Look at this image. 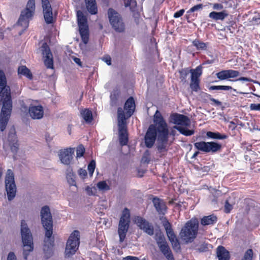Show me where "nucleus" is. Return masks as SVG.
Segmentation results:
<instances>
[{"instance_id":"obj_1","label":"nucleus","mask_w":260,"mask_h":260,"mask_svg":"<svg viewBox=\"0 0 260 260\" xmlns=\"http://www.w3.org/2000/svg\"><path fill=\"white\" fill-rule=\"evenodd\" d=\"M0 102L3 106L0 114V126L1 131H4L9 120L12 108L10 88L7 85V80L3 71L0 70Z\"/></svg>"},{"instance_id":"obj_2","label":"nucleus","mask_w":260,"mask_h":260,"mask_svg":"<svg viewBox=\"0 0 260 260\" xmlns=\"http://www.w3.org/2000/svg\"><path fill=\"white\" fill-rule=\"evenodd\" d=\"M41 221L45 229L44 251L45 256L48 258L52 253L53 241L50 239L52 234L53 221L49 208L45 206L41 210Z\"/></svg>"},{"instance_id":"obj_3","label":"nucleus","mask_w":260,"mask_h":260,"mask_svg":"<svg viewBox=\"0 0 260 260\" xmlns=\"http://www.w3.org/2000/svg\"><path fill=\"white\" fill-rule=\"evenodd\" d=\"M157 131V150L159 153L167 151L169 131L168 125L161 113L157 110L153 117Z\"/></svg>"},{"instance_id":"obj_4","label":"nucleus","mask_w":260,"mask_h":260,"mask_svg":"<svg viewBox=\"0 0 260 260\" xmlns=\"http://www.w3.org/2000/svg\"><path fill=\"white\" fill-rule=\"evenodd\" d=\"M199 230V221L197 219L188 221L181 229L179 236L185 243H191L196 239Z\"/></svg>"},{"instance_id":"obj_5","label":"nucleus","mask_w":260,"mask_h":260,"mask_svg":"<svg viewBox=\"0 0 260 260\" xmlns=\"http://www.w3.org/2000/svg\"><path fill=\"white\" fill-rule=\"evenodd\" d=\"M21 234L23 244V256L27 259L29 252L34 249L32 237L29 229L28 228L25 220L21 221Z\"/></svg>"},{"instance_id":"obj_6","label":"nucleus","mask_w":260,"mask_h":260,"mask_svg":"<svg viewBox=\"0 0 260 260\" xmlns=\"http://www.w3.org/2000/svg\"><path fill=\"white\" fill-rule=\"evenodd\" d=\"M117 118L119 143L121 146L126 145L128 142L126 118L124 112L121 108H118Z\"/></svg>"},{"instance_id":"obj_7","label":"nucleus","mask_w":260,"mask_h":260,"mask_svg":"<svg viewBox=\"0 0 260 260\" xmlns=\"http://www.w3.org/2000/svg\"><path fill=\"white\" fill-rule=\"evenodd\" d=\"M108 16L110 24L114 30L118 32H122L125 28V25L121 15L112 8L108 11Z\"/></svg>"},{"instance_id":"obj_8","label":"nucleus","mask_w":260,"mask_h":260,"mask_svg":"<svg viewBox=\"0 0 260 260\" xmlns=\"http://www.w3.org/2000/svg\"><path fill=\"white\" fill-rule=\"evenodd\" d=\"M80 243V233L78 231H74L70 236L67 242L65 255L67 257L74 254L78 249Z\"/></svg>"},{"instance_id":"obj_9","label":"nucleus","mask_w":260,"mask_h":260,"mask_svg":"<svg viewBox=\"0 0 260 260\" xmlns=\"http://www.w3.org/2000/svg\"><path fill=\"white\" fill-rule=\"evenodd\" d=\"M77 17L79 32L83 42L86 44L89 40V29L87 18L80 10L77 12Z\"/></svg>"},{"instance_id":"obj_10","label":"nucleus","mask_w":260,"mask_h":260,"mask_svg":"<svg viewBox=\"0 0 260 260\" xmlns=\"http://www.w3.org/2000/svg\"><path fill=\"white\" fill-rule=\"evenodd\" d=\"M130 213L127 208H125L122 213L120 219L118 233L119 236L120 242H122L126 236L129 228Z\"/></svg>"},{"instance_id":"obj_11","label":"nucleus","mask_w":260,"mask_h":260,"mask_svg":"<svg viewBox=\"0 0 260 260\" xmlns=\"http://www.w3.org/2000/svg\"><path fill=\"white\" fill-rule=\"evenodd\" d=\"M35 10V1L29 0L26 8L21 12V15L18 21L19 25L27 27L28 25L29 19L33 16Z\"/></svg>"},{"instance_id":"obj_12","label":"nucleus","mask_w":260,"mask_h":260,"mask_svg":"<svg viewBox=\"0 0 260 260\" xmlns=\"http://www.w3.org/2000/svg\"><path fill=\"white\" fill-rule=\"evenodd\" d=\"M5 186L8 199L9 201H11L16 196V186L15 183L14 173L10 169L8 170L6 175Z\"/></svg>"},{"instance_id":"obj_13","label":"nucleus","mask_w":260,"mask_h":260,"mask_svg":"<svg viewBox=\"0 0 260 260\" xmlns=\"http://www.w3.org/2000/svg\"><path fill=\"white\" fill-rule=\"evenodd\" d=\"M194 146L198 150L205 153H215L221 148L220 144L214 142H198L194 144Z\"/></svg>"},{"instance_id":"obj_14","label":"nucleus","mask_w":260,"mask_h":260,"mask_svg":"<svg viewBox=\"0 0 260 260\" xmlns=\"http://www.w3.org/2000/svg\"><path fill=\"white\" fill-rule=\"evenodd\" d=\"M18 145L16 132L13 127L10 130L8 140L4 143V147L6 149L7 147H10L11 151L15 153L17 151Z\"/></svg>"},{"instance_id":"obj_15","label":"nucleus","mask_w":260,"mask_h":260,"mask_svg":"<svg viewBox=\"0 0 260 260\" xmlns=\"http://www.w3.org/2000/svg\"><path fill=\"white\" fill-rule=\"evenodd\" d=\"M157 134V127L154 124H151L145 137V143L147 147L151 148L154 144Z\"/></svg>"},{"instance_id":"obj_16","label":"nucleus","mask_w":260,"mask_h":260,"mask_svg":"<svg viewBox=\"0 0 260 260\" xmlns=\"http://www.w3.org/2000/svg\"><path fill=\"white\" fill-rule=\"evenodd\" d=\"M134 222L141 230L149 235L152 236L153 235L154 228L153 225L144 218L140 216H137L134 219Z\"/></svg>"},{"instance_id":"obj_17","label":"nucleus","mask_w":260,"mask_h":260,"mask_svg":"<svg viewBox=\"0 0 260 260\" xmlns=\"http://www.w3.org/2000/svg\"><path fill=\"white\" fill-rule=\"evenodd\" d=\"M75 149L73 148H68L59 151V157L61 162L66 165H69L71 162L74 154Z\"/></svg>"},{"instance_id":"obj_18","label":"nucleus","mask_w":260,"mask_h":260,"mask_svg":"<svg viewBox=\"0 0 260 260\" xmlns=\"http://www.w3.org/2000/svg\"><path fill=\"white\" fill-rule=\"evenodd\" d=\"M170 121L177 126H187L190 125V120L186 116L178 113L172 114L170 116Z\"/></svg>"},{"instance_id":"obj_19","label":"nucleus","mask_w":260,"mask_h":260,"mask_svg":"<svg viewBox=\"0 0 260 260\" xmlns=\"http://www.w3.org/2000/svg\"><path fill=\"white\" fill-rule=\"evenodd\" d=\"M43 9L44 17L47 24L51 23L53 21L52 9L48 0H42Z\"/></svg>"},{"instance_id":"obj_20","label":"nucleus","mask_w":260,"mask_h":260,"mask_svg":"<svg viewBox=\"0 0 260 260\" xmlns=\"http://www.w3.org/2000/svg\"><path fill=\"white\" fill-rule=\"evenodd\" d=\"M42 53L44 58L45 65L49 69L53 68V56L49 47L46 43H44L42 46Z\"/></svg>"},{"instance_id":"obj_21","label":"nucleus","mask_w":260,"mask_h":260,"mask_svg":"<svg viewBox=\"0 0 260 260\" xmlns=\"http://www.w3.org/2000/svg\"><path fill=\"white\" fill-rule=\"evenodd\" d=\"M28 112L30 116L34 119H40L44 115V108L40 105H30Z\"/></svg>"},{"instance_id":"obj_22","label":"nucleus","mask_w":260,"mask_h":260,"mask_svg":"<svg viewBox=\"0 0 260 260\" xmlns=\"http://www.w3.org/2000/svg\"><path fill=\"white\" fill-rule=\"evenodd\" d=\"M124 109L126 111L127 118L133 115L135 109V104L133 98L130 97L127 99L125 103Z\"/></svg>"},{"instance_id":"obj_23","label":"nucleus","mask_w":260,"mask_h":260,"mask_svg":"<svg viewBox=\"0 0 260 260\" xmlns=\"http://www.w3.org/2000/svg\"><path fill=\"white\" fill-rule=\"evenodd\" d=\"M153 203L159 214H165L166 211L167 207L165 203L157 198H154L153 200Z\"/></svg>"},{"instance_id":"obj_24","label":"nucleus","mask_w":260,"mask_h":260,"mask_svg":"<svg viewBox=\"0 0 260 260\" xmlns=\"http://www.w3.org/2000/svg\"><path fill=\"white\" fill-rule=\"evenodd\" d=\"M228 16V13L225 10L219 12L213 11L209 14V17L215 21H223Z\"/></svg>"},{"instance_id":"obj_25","label":"nucleus","mask_w":260,"mask_h":260,"mask_svg":"<svg viewBox=\"0 0 260 260\" xmlns=\"http://www.w3.org/2000/svg\"><path fill=\"white\" fill-rule=\"evenodd\" d=\"M167 236L172 244L173 248L175 250H178L180 249V244L173 230L169 231L167 233Z\"/></svg>"},{"instance_id":"obj_26","label":"nucleus","mask_w":260,"mask_h":260,"mask_svg":"<svg viewBox=\"0 0 260 260\" xmlns=\"http://www.w3.org/2000/svg\"><path fill=\"white\" fill-rule=\"evenodd\" d=\"M217 256L218 260H229L230 258V254L228 251L222 246H219L217 248Z\"/></svg>"},{"instance_id":"obj_27","label":"nucleus","mask_w":260,"mask_h":260,"mask_svg":"<svg viewBox=\"0 0 260 260\" xmlns=\"http://www.w3.org/2000/svg\"><path fill=\"white\" fill-rule=\"evenodd\" d=\"M160 250L168 260H175L172 252L168 243L164 245H161Z\"/></svg>"},{"instance_id":"obj_28","label":"nucleus","mask_w":260,"mask_h":260,"mask_svg":"<svg viewBox=\"0 0 260 260\" xmlns=\"http://www.w3.org/2000/svg\"><path fill=\"white\" fill-rule=\"evenodd\" d=\"M120 91L118 89L114 90L110 95V105L112 106H116L119 104L120 101Z\"/></svg>"},{"instance_id":"obj_29","label":"nucleus","mask_w":260,"mask_h":260,"mask_svg":"<svg viewBox=\"0 0 260 260\" xmlns=\"http://www.w3.org/2000/svg\"><path fill=\"white\" fill-rule=\"evenodd\" d=\"M86 6L88 11L91 14H95L98 12V9L95 0H85Z\"/></svg>"},{"instance_id":"obj_30","label":"nucleus","mask_w":260,"mask_h":260,"mask_svg":"<svg viewBox=\"0 0 260 260\" xmlns=\"http://www.w3.org/2000/svg\"><path fill=\"white\" fill-rule=\"evenodd\" d=\"M80 114L86 123H90L92 120V112L88 109H84L80 111Z\"/></svg>"},{"instance_id":"obj_31","label":"nucleus","mask_w":260,"mask_h":260,"mask_svg":"<svg viewBox=\"0 0 260 260\" xmlns=\"http://www.w3.org/2000/svg\"><path fill=\"white\" fill-rule=\"evenodd\" d=\"M217 221V217L214 215L204 216L202 218L201 223L203 225L213 224Z\"/></svg>"},{"instance_id":"obj_32","label":"nucleus","mask_w":260,"mask_h":260,"mask_svg":"<svg viewBox=\"0 0 260 260\" xmlns=\"http://www.w3.org/2000/svg\"><path fill=\"white\" fill-rule=\"evenodd\" d=\"M186 127V126H174V128L177 129L181 134L186 136H191L194 134L193 130L188 129Z\"/></svg>"},{"instance_id":"obj_33","label":"nucleus","mask_w":260,"mask_h":260,"mask_svg":"<svg viewBox=\"0 0 260 260\" xmlns=\"http://www.w3.org/2000/svg\"><path fill=\"white\" fill-rule=\"evenodd\" d=\"M191 79H199L202 73V67L201 66L197 67L194 70H190Z\"/></svg>"},{"instance_id":"obj_34","label":"nucleus","mask_w":260,"mask_h":260,"mask_svg":"<svg viewBox=\"0 0 260 260\" xmlns=\"http://www.w3.org/2000/svg\"><path fill=\"white\" fill-rule=\"evenodd\" d=\"M206 135L208 137L213 139L223 140L227 138V136L225 135H221L219 133H214L212 132H208Z\"/></svg>"},{"instance_id":"obj_35","label":"nucleus","mask_w":260,"mask_h":260,"mask_svg":"<svg viewBox=\"0 0 260 260\" xmlns=\"http://www.w3.org/2000/svg\"><path fill=\"white\" fill-rule=\"evenodd\" d=\"M18 73L19 74L23 75L29 79L32 78V75L30 71L25 66H21L18 69Z\"/></svg>"},{"instance_id":"obj_36","label":"nucleus","mask_w":260,"mask_h":260,"mask_svg":"<svg viewBox=\"0 0 260 260\" xmlns=\"http://www.w3.org/2000/svg\"><path fill=\"white\" fill-rule=\"evenodd\" d=\"M69 172L67 174V179L69 184L72 186L76 185L75 175L72 170L69 169Z\"/></svg>"},{"instance_id":"obj_37","label":"nucleus","mask_w":260,"mask_h":260,"mask_svg":"<svg viewBox=\"0 0 260 260\" xmlns=\"http://www.w3.org/2000/svg\"><path fill=\"white\" fill-rule=\"evenodd\" d=\"M200 80L191 79L190 83V87L193 91L197 92L200 89Z\"/></svg>"},{"instance_id":"obj_38","label":"nucleus","mask_w":260,"mask_h":260,"mask_svg":"<svg viewBox=\"0 0 260 260\" xmlns=\"http://www.w3.org/2000/svg\"><path fill=\"white\" fill-rule=\"evenodd\" d=\"M192 44L197 48V50H204L206 49V44L204 42H201L198 40H194L192 42Z\"/></svg>"},{"instance_id":"obj_39","label":"nucleus","mask_w":260,"mask_h":260,"mask_svg":"<svg viewBox=\"0 0 260 260\" xmlns=\"http://www.w3.org/2000/svg\"><path fill=\"white\" fill-rule=\"evenodd\" d=\"M216 76L219 80H224L229 78L228 70H222L217 73Z\"/></svg>"},{"instance_id":"obj_40","label":"nucleus","mask_w":260,"mask_h":260,"mask_svg":"<svg viewBox=\"0 0 260 260\" xmlns=\"http://www.w3.org/2000/svg\"><path fill=\"white\" fill-rule=\"evenodd\" d=\"M124 5L125 7H129L130 10L134 11L137 6V2L135 0H124Z\"/></svg>"},{"instance_id":"obj_41","label":"nucleus","mask_w":260,"mask_h":260,"mask_svg":"<svg viewBox=\"0 0 260 260\" xmlns=\"http://www.w3.org/2000/svg\"><path fill=\"white\" fill-rule=\"evenodd\" d=\"M156 241L159 247L161 246V245H164L167 244V242L166 241V239L163 235L159 234V235H156Z\"/></svg>"},{"instance_id":"obj_42","label":"nucleus","mask_w":260,"mask_h":260,"mask_svg":"<svg viewBox=\"0 0 260 260\" xmlns=\"http://www.w3.org/2000/svg\"><path fill=\"white\" fill-rule=\"evenodd\" d=\"M209 89L212 90H229L232 89V87L230 86H224V85H214L211 86Z\"/></svg>"},{"instance_id":"obj_43","label":"nucleus","mask_w":260,"mask_h":260,"mask_svg":"<svg viewBox=\"0 0 260 260\" xmlns=\"http://www.w3.org/2000/svg\"><path fill=\"white\" fill-rule=\"evenodd\" d=\"M253 252L251 249H249L245 252L244 256L241 260H252Z\"/></svg>"},{"instance_id":"obj_44","label":"nucleus","mask_w":260,"mask_h":260,"mask_svg":"<svg viewBox=\"0 0 260 260\" xmlns=\"http://www.w3.org/2000/svg\"><path fill=\"white\" fill-rule=\"evenodd\" d=\"M85 152V148L82 145H79L76 149V158L81 157Z\"/></svg>"},{"instance_id":"obj_45","label":"nucleus","mask_w":260,"mask_h":260,"mask_svg":"<svg viewBox=\"0 0 260 260\" xmlns=\"http://www.w3.org/2000/svg\"><path fill=\"white\" fill-rule=\"evenodd\" d=\"M96 187L100 190H107L109 189V186L105 181H100L96 184Z\"/></svg>"},{"instance_id":"obj_46","label":"nucleus","mask_w":260,"mask_h":260,"mask_svg":"<svg viewBox=\"0 0 260 260\" xmlns=\"http://www.w3.org/2000/svg\"><path fill=\"white\" fill-rule=\"evenodd\" d=\"M96 163L94 160H92L88 165V170L90 176H92L95 168Z\"/></svg>"},{"instance_id":"obj_47","label":"nucleus","mask_w":260,"mask_h":260,"mask_svg":"<svg viewBox=\"0 0 260 260\" xmlns=\"http://www.w3.org/2000/svg\"><path fill=\"white\" fill-rule=\"evenodd\" d=\"M85 190L89 196L95 195L97 192L96 187L95 186H87L85 188Z\"/></svg>"},{"instance_id":"obj_48","label":"nucleus","mask_w":260,"mask_h":260,"mask_svg":"<svg viewBox=\"0 0 260 260\" xmlns=\"http://www.w3.org/2000/svg\"><path fill=\"white\" fill-rule=\"evenodd\" d=\"M162 225L164 226L166 233L173 230L171 223L166 219L162 220Z\"/></svg>"},{"instance_id":"obj_49","label":"nucleus","mask_w":260,"mask_h":260,"mask_svg":"<svg viewBox=\"0 0 260 260\" xmlns=\"http://www.w3.org/2000/svg\"><path fill=\"white\" fill-rule=\"evenodd\" d=\"M229 78H234L239 76L240 73L238 71L233 70H228Z\"/></svg>"},{"instance_id":"obj_50","label":"nucleus","mask_w":260,"mask_h":260,"mask_svg":"<svg viewBox=\"0 0 260 260\" xmlns=\"http://www.w3.org/2000/svg\"><path fill=\"white\" fill-rule=\"evenodd\" d=\"M203 6L202 4H198L193 7H192L191 9H189V11H187V13H192L196 11H198L202 9Z\"/></svg>"},{"instance_id":"obj_51","label":"nucleus","mask_w":260,"mask_h":260,"mask_svg":"<svg viewBox=\"0 0 260 260\" xmlns=\"http://www.w3.org/2000/svg\"><path fill=\"white\" fill-rule=\"evenodd\" d=\"M78 175L82 179H84L87 176V172L85 170L80 169L78 171Z\"/></svg>"},{"instance_id":"obj_52","label":"nucleus","mask_w":260,"mask_h":260,"mask_svg":"<svg viewBox=\"0 0 260 260\" xmlns=\"http://www.w3.org/2000/svg\"><path fill=\"white\" fill-rule=\"evenodd\" d=\"M236 81H242V82H251L254 83V82H257V81L253 80L247 77H240L235 80Z\"/></svg>"},{"instance_id":"obj_53","label":"nucleus","mask_w":260,"mask_h":260,"mask_svg":"<svg viewBox=\"0 0 260 260\" xmlns=\"http://www.w3.org/2000/svg\"><path fill=\"white\" fill-rule=\"evenodd\" d=\"M232 205L230 204L228 200H227L224 206L225 212L226 213H229L232 209Z\"/></svg>"},{"instance_id":"obj_54","label":"nucleus","mask_w":260,"mask_h":260,"mask_svg":"<svg viewBox=\"0 0 260 260\" xmlns=\"http://www.w3.org/2000/svg\"><path fill=\"white\" fill-rule=\"evenodd\" d=\"M250 108L252 110L260 111V104H251L250 106Z\"/></svg>"},{"instance_id":"obj_55","label":"nucleus","mask_w":260,"mask_h":260,"mask_svg":"<svg viewBox=\"0 0 260 260\" xmlns=\"http://www.w3.org/2000/svg\"><path fill=\"white\" fill-rule=\"evenodd\" d=\"M223 6L221 4L215 3L213 5V9L216 10H221L223 9Z\"/></svg>"},{"instance_id":"obj_56","label":"nucleus","mask_w":260,"mask_h":260,"mask_svg":"<svg viewBox=\"0 0 260 260\" xmlns=\"http://www.w3.org/2000/svg\"><path fill=\"white\" fill-rule=\"evenodd\" d=\"M184 13V10L181 9L176 12H175L174 14V18H179L183 15V13Z\"/></svg>"},{"instance_id":"obj_57","label":"nucleus","mask_w":260,"mask_h":260,"mask_svg":"<svg viewBox=\"0 0 260 260\" xmlns=\"http://www.w3.org/2000/svg\"><path fill=\"white\" fill-rule=\"evenodd\" d=\"M7 260H17L16 256L13 252H10L8 254Z\"/></svg>"},{"instance_id":"obj_58","label":"nucleus","mask_w":260,"mask_h":260,"mask_svg":"<svg viewBox=\"0 0 260 260\" xmlns=\"http://www.w3.org/2000/svg\"><path fill=\"white\" fill-rule=\"evenodd\" d=\"M122 260H140V259L136 256H127L124 257H123Z\"/></svg>"},{"instance_id":"obj_59","label":"nucleus","mask_w":260,"mask_h":260,"mask_svg":"<svg viewBox=\"0 0 260 260\" xmlns=\"http://www.w3.org/2000/svg\"><path fill=\"white\" fill-rule=\"evenodd\" d=\"M103 60L108 65L111 64V57L110 56L104 57L102 58Z\"/></svg>"},{"instance_id":"obj_60","label":"nucleus","mask_w":260,"mask_h":260,"mask_svg":"<svg viewBox=\"0 0 260 260\" xmlns=\"http://www.w3.org/2000/svg\"><path fill=\"white\" fill-rule=\"evenodd\" d=\"M73 60L74 61L77 63L78 66H82V62L80 59V58L76 57H72Z\"/></svg>"},{"instance_id":"obj_61","label":"nucleus","mask_w":260,"mask_h":260,"mask_svg":"<svg viewBox=\"0 0 260 260\" xmlns=\"http://www.w3.org/2000/svg\"><path fill=\"white\" fill-rule=\"evenodd\" d=\"M188 74V72L187 71H185L184 72L183 71H182L181 72V79L182 81L184 80L185 81V78L186 76Z\"/></svg>"},{"instance_id":"obj_62","label":"nucleus","mask_w":260,"mask_h":260,"mask_svg":"<svg viewBox=\"0 0 260 260\" xmlns=\"http://www.w3.org/2000/svg\"><path fill=\"white\" fill-rule=\"evenodd\" d=\"M210 100L213 102H214L216 105L217 106H221V102H220V101L215 99H213V98H210Z\"/></svg>"},{"instance_id":"obj_63","label":"nucleus","mask_w":260,"mask_h":260,"mask_svg":"<svg viewBox=\"0 0 260 260\" xmlns=\"http://www.w3.org/2000/svg\"><path fill=\"white\" fill-rule=\"evenodd\" d=\"M199 154V151H196L192 155V158H196L198 155V154Z\"/></svg>"},{"instance_id":"obj_64","label":"nucleus","mask_w":260,"mask_h":260,"mask_svg":"<svg viewBox=\"0 0 260 260\" xmlns=\"http://www.w3.org/2000/svg\"><path fill=\"white\" fill-rule=\"evenodd\" d=\"M46 140L47 142H50L51 140V139L49 137H47V136H46Z\"/></svg>"}]
</instances>
